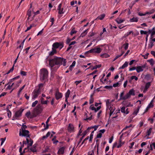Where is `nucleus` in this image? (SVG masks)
I'll use <instances>...</instances> for the list:
<instances>
[{
    "instance_id": "774afa93",
    "label": "nucleus",
    "mask_w": 155,
    "mask_h": 155,
    "mask_svg": "<svg viewBox=\"0 0 155 155\" xmlns=\"http://www.w3.org/2000/svg\"><path fill=\"white\" fill-rule=\"evenodd\" d=\"M88 155H94V151L92 150L91 152H88Z\"/></svg>"
},
{
    "instance_id": "39448f33",
    "label": "nucleus",
    "mask_w": 155,
    "mask_h": 155,
    "mask_svg": "<svg viewBox=\"0 0 155 155\" xmlns=\"http://www.w3.org/2000/svg\"><path fill=\"white\" fill-rule=\"evenodd\" d=\"M29 132L28 130H24L22 129L21 130L20 129L19 135L20 136L26 137L30 138V135L29 134Z\"/></svg>"
},
{
    "instance_id": "ddd939ff",
    "label": "nucleus",
    "mask_w": 155,
    "mask_h": 155,
    "mask_svg": "<svg viewBox=\"0 0 155 155\" xmlns=\"http://www.w3.org/2000/svg\"><path fill=\"white\" fill-rule=\"evenodd\" d=\"M145 67L144 65H143L141 66H138L136 67V71L137 73H139L143 71V68H144Z\"/></svg>"
},
{
    "instance_id": "a211bd4d",
    "label": "nucleus",
    "mask_w": 155,
    "mask_h": 155,
    "mask_svg": "<svg viewBox=\"0 0 155 155\" xmlns=\"http://www.w3.org/2000/svg\"><path fill=\"white\" fill-rule=\"evenodd\" d=\"M57 51L56 49H54L52 48V50L51 51L49 52V56H52L54 54H55L57 53Z\"/></svg>"
},
{
    "instance_id": "5701e85b",
    "label": "nucleus",
    "mask_w": 155,
    "mask_h": 155,
    "mask_svg": "<svg viewBox=\"0 0 155 155\" xmlns=\"http://www.w3.org/2000/svg\"><path fill=\"white\" fill-rule=\"evenodd\" d=\"M128 62L127 61H125L124 63L122 65L121 67H120L119 69H124V68L127 67L128 65Z\"/></svg>"
},
{
    "instance_id": "9b49d317",
    "label": "nucleus",
    "mask_w": 155,
    "mask_h": 155,
    "mask_svg": "<svg viewBox=\"0 0 155 155\" xmlns=\"http://www.w3.org/2000/svg\"><path fill=\"white\" fill-rule=\"evenodd\" d=\"M74 127L72 124H69L68 128V132H74Z\"/></svg>"
},
{
    "instance_id": "2eb2a0df",
    "label": "nucleus",
    "mask_w": 155,
    "mask_h": 155,
    "mask_svg": "<svg viewBox=\"0 0 155 155\" xmlns=\"http://www.w3.org/2000/svg\"><path fill=\"white\" fill-rule=\"evenodd\" d=\"M62 5V4L61 3L60 4L58 7V13L60 14H61L64 13V12H63V8H61V6Z\"/></svg>"
},
{
    "instance_id": "c85d7f7f",
    "label": "nucleus",
    "mask_w": 155,
    "mask_h": 155,
    "mask_svg": "<svg viewBox=\"0 0 155 155\" xmlns=\"http://www.w3.org/2000/svg\"><path fill=\"white\" fill-rule=\"evenodd\" d=\"M129 94L130 95H133L134 96L135 95V94L134 93V91L133 89H132L130 90L128 92Z\"/></svg>"
},
{
    "instance_id": "7c9ffc66",
    "label": "nucleus",
    "mask_w": 155,
    "mask_h": 155,
    "mask_svg": "<svg viewBox=\"0 0 155 155\" xmlns=\"http://www.w3.org/2000/svg\"><path fill=\"white\" fill-rule=\"evenodd\" d=\"M130 96V95L128 93L125 96L123 97L122 100H125L129 98Z\"/></svg>"
},
{
    "instance_id": "20e7f679",
    "label": "nucleus",
    "mask_w": 155,
    "mask_h": 155,
    "mask_svg": "<svg viewBox=\"0 0 155 155\" xmlns=\"http://www.w3.org/2000/svg\"><path fill=\"white\" fill-rule=\"evenodd\" d=\"M24 109H21L17 111L15 114L12 117V120H15L17 119V118L21 116L22 113L24 110Z\"/></svg>"
},
{
    "instance_id": "a878e982",
    "label": "nucleus",
    "mask_w": 155,
    "mask_h": 155,
    "mask_svg": "<svg viewBox=\"0 0 155 155\" xmlns=\"http://www.w3.org/2000/svg\"><path fill=\"white\" fill-rule=\"evenodd\" d=\"M147 62H149L152 66H153V65L154 64V62L153 59L152 58L147 60Z\"/></svg>"
},
{
    "instance_id": "3c124183",
    "label": "nucleus",
    "mask_w": 155,
    "mask_h": 155,
    "mask_svg": "<svg viewBox=\"0 0 155 155\" xmlns=\"http://www.w3.org/2000/svg\"><path fill=\"white\" fill-rule=\"evenodd\" d=\"M6 139V138L5 137L4 138H1L0 139V140L1 141V145L2 146L3 143L5 142V140Z\"/></svg>"
},
{
    "instance_id": "052dcab7",
    "label": "nucleus",
    "mask_w": 155,
    "mask_h": 155,
    "mask_svg": "<svg viewBox=\"0 0 155 155\" xmlns=\"http://www.w3.org/2000/svg\"><path fill=\"white\" fill-rule=\"evenodd\" d=\"M131 79L132 80L134 79L136 81H137L138 80V78L137 77H136L135 76H133L131 77Z\"/></svg>"
},
{
    "instance_id": "e2e57ef3",
    "label": "nucleus",
    "mask_w": 155,
    "mask_h": 155,
    "mask_svg": "<svg viewBox=\"0 0 155 155\" xmlns=\"http://www.w3.org/2000/svg\"><path fill=\"white\" fill-rule=\"evenodd\" d=\"M92 115H91V116L88 118H87L85 119H84V120H91L92 119Z\"/></svg>"
},
{
    "instance_id": "6e6552de",
    "label": "nucleus",
    "mask_w": 155,
    "mask_h": 155,
    "mask_svg": "<svg viewBox=\"0 0 155 155\" xmlns=\"http://www.w3.org/2000/svg\"><path fill=\"white\" fill-rule=\"evenodd\" d=\"M41 91L39 90L35 89L34 90L32 93L33 95L32 98L35 99L38 97V95L41 94Z\"/></svg>"
},
{
    "instance_id": "4c0bfd02",
    "label": "nucleus",
    "mask_w": 155,
    "mask_h": 155,
    "mask_svg": "<svg viewBox=\"0 0 155 155\" xmlns=\"http://www.w3.org/2000/svg\"><path fill=\"white\" fill-rule=\"evenodd\" d=\"M101 56L102 58H107L109 57L110 55L107 53H104L101 54Z\"/></svg>"
},
{
    "instance_id": "864d4df0",
    "label": "nucleus",
    "mask_w": 155,
    "mask_h": 155,
    "mask_svg": "<svg viewBox=\"0 0 155 155\" xmlns=\"http://www.w3.org/2000/svg\"><path fill=\"white\" fill-rule=\"evenodd\" d=\"M124 91L121 93V94H120V99H119L118 100V101H119L121 100H122L123 95H124Z\"/></svg>"
},
{
    "instance_id": "dca6fc26",
    "label": "nucleus",
    "mask_w": 155,
    "mask_h": 155,
    "mask_svg": "<svg viewBox=\"0 0 155 155\" xmlns=\"http://www.w3.org/2000/svg\"><path fill=\"white\" fill-rule=\"evenodd\" d=\"M65 148L64 147H61L58 150V154H63L64 153V150Z\"/></svg>"
},
{
    "instance_id": "de8ad7c7",
    "label": "nucleus",
    "mask_w": 155,
    "mask_h": 155,
    "mask_svg": "<svg viewBox=\"0 0 155 155\" xmlns=\"http://www.w3.org/2000/svg\"><path fill=\"white\" fill-rule=\"evenodd\" d=\"M44 86V84L43 83H41L39 84L38 85V90H39V91H41V87H43Z\"/></svg>"
},
{
    "instance_id": "423d86ee",
    "label": "nucleus",
    "mask_w": 155,
    "mask_h": 155,
    "mask_svg": "<svg viewBox=\"0 0 155 155\" xmlns=\"http://www.w3.org/2000/svg\"><path fill=\"white\" fill-rule=\"evenodd\" d=\"M102 51V49L100 48H96L95 47L89 50V51L86 52L85 53H100Z\"/></svg>"
},
{
    "instance_id": "e433bc0d",
    "label": "nucleus",
    "mask_w": 155,
    "mask_h": 155,
    "mask_svg": "<svg viewBox=\"0 0 155 155\" xmlns=\"http://www.w3.org/2000/svg\"><path fill=\"white\" fill-rule=\"evenodd\" d=\"M82 137L80 138L78 144H79L81 142L82 140V139L86 135L85 132H83V133L82 134Z\"/></svg>"
},
{
    "instance_id": "473e14b6",
    "label": "nucleus",
    "mask_w": 155,
    "mask_h": 155,
    "mask_svg": "<svg viewBox=\"0 0 155 155\" xmlns=\"http://www.w3.org/2000/svg\"><path fill=\"white\" fill-rule=\"evenodd\" d=\"M25 85H24V86H23L22 87H21L20 89H19V90L18 91V96L19 97V95L20 94L21 92V91L24 88L25 86Z\"/></svg>"
},
{
    "instance_id": "58836bf2",
    "label": "nucleus",
    "mask_w": 155,
    "mask_h": 155,
    "mask_svg": "<svg viewBox=\"0 0 155 155\" xmlns=\"http://www.w3.org/2000/svg\"><path fill=\"white\" fill-rule=\"evenodd\" d=\"M151 85V82H149L147 83L145 86V87L146 89H148L150 85Z\"/></svg>"
},
{
    "instance_id": "680f3d73",
    "label": "nucleus",
    "mask_w": 155,
    "mask_h": 155,
    "mask_svg": "<svg viewBox=\"0 0 155 155\" xmlns=\"http://www.w3.org/2000/svg\"><path fill=\"white\" fill-rule=\"evenodd\" d=\"M131 33H132L133 34H134V32L133 31H131L130 32H128L126 34V36H128L130 35Z\"/></svg>"
},
{
    "instance_id": "79ce46f5",
    "label": "nucleus",
    "mask_w": 155,
    "mask_h": 155,
    "mask_svg": "<svg viewBox=\"0 0 155 155\" xmlns=\"http://www.w3.org/2000/svg\"><path fill=\"white\" fill-rule=\"evenodd\" d=\"M14 69V65H13V66L12 68L9 71H8L7 73H6L4 75H5L6 74H8L11 72H12L13 71Z\"/></svg>"
},
{
    "instance_id": "0eeeda50",
    "label": "nucleus",
    "mask_w": 155,
    "mask_h": 155,
    "mask_svg": "<svg viewBox=\"0 0 155 155\" xmlns=\"http://www.w3.org/2000/svg\"><path fill=\"white\" fill-rule=\"evenodd\" d=\"M63 44L62 43H58V42H56L53 43L52 45V48L54 49L58 48H59L60 47V49H61L63 47Z\"/></svg>"
},
{
    "instance_id": "cd10ccee",
    "label": "nucleus",
    "mask_w": 155,
    "mask_h": 155,
    "mask_svg": "<svg viewBox=\"0 0 155 155\" xmlns=\"http://www.w3.org/2000/svg\"><path fill=\"white\" fill-rule=\"evenodd\" d=\"M139 109L140 107L139 106H138L137 109L134 110V112L133 113V114L134 115H137L139 112Z\"/></svg>"
},
{
    "instance_id": "f257e3e1",
    "label": "nucleus",
    "mask_w": 155,
    "mask_h": 155,
    "mask_svg": "<svg viewBox=\"0 0 155 155\" xmlns=\"http://www.w3.org/2000/svg\"><path fill=\"white\" fill-rule=\"evenodd\" d=\"M66 59L63 58L55 57L53 59L49 60V65L52 71H56L62 64L66 65Z\"/></svg>"
},
{
    "instance_id": "393cba45",
    "label": "nucleus",
    "mask_w": 155,
    "mask_h": 155,
    "mask_svg": "<svg viewBox=\"0 0 155 155\" xmlns=\"http://www.w3.org/2000/svg\"><path fill=\"white\" fill-rule=\"evenodd\" d=\"M152 130V128L150 127L149 129L147 130L146 133V136H149L151 132V131Z\"/></svg>"
},
{
    "instance_id": "13d9d810",
    "label": "nucleus",
    "mask_w": 155,
    "mask_h": 155,
    "mask_svg": "<svg viewBox=\"0 0 155 155\" xmlns=\"http://www.w3.org/2000/svg\"><path fill=\"white\" fill-rule=\"evenodd\" d=\"M91 129V127H89L87 128V129L86 130L84 131L83 132H85L86 134V135L89 132V130Z\"/></svg>"
},
{
    "instance_id": "ea45409f",
    "label": "nucleus",
    "mask_w": 155,
    "mask_h": 155,
    "mask_svg": "<svg viewBox=\"0 0 155 155\" xmlns=\"http://www.w3.org/2000/svg\"><path fill=\"white\" fill-rule=\"evenodd\" d=\"M155 11V10L154 9H152L149 12H147L146 13V14H151L153 13Z\"/></svg>"
},
{
    "instance_id": "c756f323",
    "label": "nucleus",
    "mask_w": 155,
    "mask_h": 155,
    "mask_svg": "<svg viewBox=\"0 0 155 155\" xmlns=\"http://www.w3.org/2000/svg\"><path fill=\"white\" fill-rule=\"evenodd\" d=\"M21 80H20L18 81H17L16 82H15V88H16L18 87L19 86V84L21 83Z\"/></svg>"
},
{
    "instance_id": "c03bdc74",
    "label": "nucleus",
    "mask_w": 155,
    "mask_h": 155,
    "mask_svg": "<svg viewBox=\"0 0 155 155\" xmlns=\"http://www.w3.org/2000/svg\"><path fill=\"white\" fill-rule=\"evenodd\" d=\"M70 93V91L69 90H68L65 94V97L68 98L69 97Z\"/></svg>"
},
{
    "instance_id": "1a4fd4ad",
    "label": "nucleus",
    "mask_w": 155,
    "mask_h": 155,
    "mask_svg": "<svg viewBox=\"0 0 155 155\" xmlns=\"http://www.w3.org/2000/svg\"><path fill=\"white\" fill-rule=\"evenodd\" d=\"M26 117L30 119H32L36 117V115L34 114L33 112L32 113V114H31V113L30 111L27 112L25 114Z\"/></svg>"
},
{
    "instance_id": "aec40b11",
    "label": "nucleus",
    "mask_w": 155,
    "mask_h": 155,
    "mask_svg": "<svg viewBox=\"0 0 155 155\" xmlns=\"http://www.w3.org/2000/svg\"><path fill=\"white\" fill-rule=\"evenodd\" d=\"M19 78H20V76H17L15 77V78H12V79H11L9 80V81L8 82V84H10L12 82H13L15 80L17 79H18Z\"/></svg>"
},
{
    "instance_id": "2f4dec72",
    "label": "nucleus",
    "mask_w": 155,
    "mask_h": 155,
    "mask_svg": "<svg viewBox=\"0 0 155 155\" xmlns=\"http://www.w3.org/2000/svg\"><path fill=\"white\" fill-rule=\"evenodd\" d=\"M51 134V132H48L46 135L45 136H44L42 137V139L44 140V139H46Z\"/></svg>"
},
{
    "instance_id": "f3484780",
    "label": "nucleus",
    "mask_w": 155,
    "mask_h": 155,
    "mask_svg": "<svg viewBox=\"0 0 155 155\" xmlns=\"http://www.w3.org/2000/svg\"><path fill=\"white\" fill-rule=\"evenodd\" d=\"M51 117V116H50L47 119V120L46 122V127L44 129H42V130L43 131L45 130L48 129V128L49 125H48V123Z\"/></svg>"
},
{
    "instance_id": "49530a36",
    "label": "nucleus",
    "mask_w": 155,
    "mask_h": 155,
    "mask_svg": "<svg viewBox=\"0 0 155 155\" xmlns=\"http://www.w3.org/2000/svg\"><path fill=\"white\" fill-rule=\"evenodd\" d=\"M82 126L81 127V128L80 129L79 131L78 132V134H77V138H78L80 135H82V134H81V133H82V130H81V129H82Z\"/></svg>"
},
{
    "instance_id": "a18cd8bd",
    "label": "nucleus",
    "mask_w": 155,
    "mask_h": 155,
    "mask_svg": "<svg viewBox=\"0 0 155 155\" xmlns=\"http://www.w3.org/2000/svg\"><path fill=\"white\" fill-rule=\"evenodd\" d=\"M20 74L22 76H25L27 75V72L24 71H21Z\"/></svg>"
},
{
    "instance_id": "8fccbe9b",
    "label": "nucleus",
    "mask_w": 155,
    "mask_h": 155,
    "mask_svg": "<svg viewBox=\"0 0 155 155\" xmlns=\"http://www.w3.org/2000/svg\"><path fill=\"white\" fill-rule=\"evenodd\" d=\"M119 144L117 146V148H119L120 147H121V146L122 145L124 144V142H120L119 141Z\"/></svg>"
},
{
    "instance_id": "4be33fe9",
    "label": "nucleus",
    "mask_w": 155,
    "mask_h": 155,
    "mask_svg": "<svg viewBox=\"0 0 155 155\" xmlns=\"http://www.w3.org/2000/svg\"><path fill=\"white\" fill-rule=\"evenodd\" d=\"M110 110V117L113 113L115 110V108L114 107H110L109 108Z\"/></svg>"
},
{
    "instance_id": "37998d69",
    "label": "nucleus",
    "mask_w": 155,
    "mask_h": 155,
    "mask_svg": "<svg viewBox=\"0 0 155 155\" xmlns=\"http://www.w3.org/2000/svg\"><path fill=\"white\" fill-rule=\"evenodd\" d=\"M31 10L30 9H28L27 11V14L28 16V17L27 19L28 20L29 19V18L31 16Z\"/></svg>"
},
{
    "instance_id": "a19ab883",
    "label": "nucleus",
    "mask_w": 155,
    "mask_h": 155,
    "mask_svg": "<svg viewBox=\"0 0 155 155\" xmlns=\"http://www.w3.org/2000/svg\"><path fill=\"white\" fill-rule=\"evenodd\" d=\"M111 103L109 102V100L107 99L106 101V105L107 107L108 108L110 106Z\"/></svg>"
},
{
    "instance_id": "6ab92c4d",
    "label": "nucleus",
    "mask_w": 155,
    "mask_h": 155,
    "mask_svg": "<svg viewBox=\"0 0 155 155\" xmlns=\"http://www.w3.org/2000/svg\"><path fill=\"white\" fill-rule=\"evenodd\" d=\"M30 142L27 143V147L25 148H27V149L28 150V149H29L30 147V146H31L33 143V140L32 139H30Z\"/></svg>"
},
{
    "instance_id": "c9c22d12",
    "label": "nucleus",
    "mask_w": 155,
    "mask_h": 155,
    "mask_svg": "<svg viewBox=\"0 0 155 155\" xmlns=\"http://www.w3.org/2000/svg\"><path fill=\"white\" fill-rule=\"evenodd\" d=\"M138 18H134L133 17L132 18L130 19V21L133 22H137L138 21Z\"/></svg>"
},
{
    "instance_id": "f8f14e48",
    "label": "nucleus",
    "mask_w": 155,
    "mask_h": 155,
    "mask_svg": "<svg viewBox=\"0 0 155 155\" xmlns=\"http://www.w3.org/2000/svg\"><path fill=\"white\" fill-rule=\"evenodd\" d=\"M36 145L35 144L32 147L30 148L29 149H28V151L29 152H32L33 153L37 152V150L36 149Z\"/></svg>"
},
{
    "instance_id": "09e8293b",
    "label": "nucleus",
    "mask_w": 155,
    "mask_h": 155,
    "mask_svg": "<svg viewBox=\"0 0 155 155\" xmlns=\"http://www.w3.org/2000/svg\"><path fill=\"white\" fill-rule=\"evenodd\" d=\"M38 101H35L34 102H33L31 106L32 107H35L36 105L38 103Z\"/></svg>"
},
{
    "instance_id": "412c9836",
    "label": "nucleus",
    "mask_w": 155,
    "mask_h": 155,
    "mask_svg": "<svg viewBox=\"0 0 155 155\" xmlns=\"http://www.w3.org/2000/svg\"><path fill=\"white\" fill-rule=\"evenodd\" d=\"M105 14H102L99 16L94 20H96L97 19H100L101 20H103L105 16Z\"/></svg>"
},
{
    "instance_id": "0e129e2a",
    "label": "nucleus",
    "mask_w": 155,
    "mask_h": 155,
    "mask_svg": "<svg viewBox=\"0 0 155 155\" xmlns=\"http://www.w3.org/2000/svg\"><path fill=\"white\" fill-rule=\"evenodd\" d=\"M102 112V111L101 110L98 113L97 115V118H99L100 117V116L101 115Z\"/></svg>"
},
{
    "instance_id": "5fc2aeb1",
    "label": "nucleus",
    "mask_w": 155,
    "mask_h": 155,
    "mask_svg": "<svg viewBox=\"0 0 155 155\" xmlns=\"http://www.w3.org/2000/svg\"><path fill=\"white\" fill-rule=\"evenodd\" d=\"M27 150V148H25L24 149L23 151L22 152H21L20 153V155H23V154L25 153V152H26L28 151H26V150Z\"/></svg>"
},
{
    "instance_id": "b1692460",
    "label": "nucleus",
    "mask_w": 155,
    "mask_h": 155,
    "mask_svg": "<svg viewBox=\"0 0 155 155\" xmlns=\"http://www.w3.org/2000/svg\"><path fill=\"white\" fill-rule=\"evenodd\" d=\"M88 29H87L86 30H85L84 32H83L81 35H80L81 37H83L87 34V33L88 32Z\"/></svg>"
},
{
    "instance_id": "4468645a",
    "label": "nucleus",
    "mask_w": 155,
    "mask_h": 155,
    "mask_svg": "<svg viewBox=\"0 0 155 155\" xmlns=\"http://www.w3.org/2000/svg\"><path fill=\"white\" fill-rule=\"evenodd\" d=\"M90 107V108L92 110H94L95 112H96L97 111L99 110L101 108V106H98L97 108H95L94 106L92 107L91 106Z\"/></svg>"
},
{
    "instance_id": "7ed1b4c3",
    "label": "nucleus",
    "mask_w": 155,
    "mask_h": 155,
    "mask_svg": "<svg viewBox=\"0 0 155 155\" xmlns=\"http://www.w3.org/2000/svg\"><path fill=\"white\" fill-rule=\"evenodd\" d=\"M42 110V106L41 104H38L34 109L33 113L36 115V116L40 114Z\"/></svg>"
},
{
    "instance_id": "9d476101",
    "label": "nucleus",
    "mask_w": 155,
    "mask_h": 155,
    "mask_svg": "<svg viewBox=\"0 0 155 155\" xmlns=\"http://www.w3.org/2000/svg\"><path fill=\"white\" fill-rule=\"evenodd\" d=\"M62 93L59 92L58 89L55 94V98L57 100H58L62 97Z\"/></svg>"
},
{
    "instance_id": "f704fd0d",
    "label": "nucleus",
    "mask_w": 155,
    "mask_h": 155,
    "mask_svg": "<svg viewBox=\"0 0 155 155\" xmlns=\"http://www.w3.org/2000/svg\"><path fill=\"white\" fill-rule=\"evenodd\" d=\"M129 44L127 43H125L122 46V47H123V46H124V49L125 50H127Z\"/></svg>"
},
{
    "instance_id": "f03ea898",
    "label": "nucleus",
    "mask_w": 155,
    "mask_h": 155,
    "mask_svg": "<svg viewBox=\"0 0 155 155\" xmlns=\"http://www.w3.org/2000/svg\"><path fill=\"white\" fill-rule=\"evenodd\" d=\"M48 75V72L47 70L43 68L40 70V79L41 81H43L47 79Z\"/></svg>"
},
{
    "instance_id": "bf43d9fd",
    "label": "nucleus",
    "mask_w": 155,
    "mask_h": 155,
    "mask_svg": "<svg viewBox=\"0 0 155 155\" xmlns=\"http://www.w3.org/2000/svg\"><path fill=\"white\" fill-rule=\"evenodd\" d=\"M98 125H95L94 126L91 127V129L94 128V130H96L98 127Z\"/></svg>"
},
{
    "instance_id": "72a5a7b5",
    "label": "nucleus",
    "mask_w": 155,
    "mask_h": 155,
    "mask_svg": "<svg viewBox=\"0 0 155 155\" xmlns=\"http://www.w3.org/2000/svg\"><path fill=\"white\" fill-rule=\"evenodd\" d=\"M75 28H73L70 33V34L72 35L74 34H76L77 32V31L75 30Z\"/></svg>"
},
{
    "instance_id": "bb28decb",
    "label": "nucleus",
    "mask_w": 155,
    "mask_h": 155,
    "mask_svg": "<svg viewBox=\"0 0 155 155\" xmlns=\"http://www.w3.org/2000/svg\"><path fill=\"white\" fill-rule=\"evenodd\" d=\"M115 21L118 24H120L123 22L124 21V20L122 19H120L119 18H117L115 20Z\"/></svg>"
},
{
    "instance_id": "6e6d98bb",
    "label": "nucleus",
    "mask_w": 155,
    "mask_h": 155,
    "mask_svg": "<svg viewBox=\"0 0 155 155\" xmlns=\"http://www.w3.org/2000/svg\"><path fill=\"white\" fill-rule=\"evenodd\" d=\"M125 107H123L122 108H121V112L125 113Z\"/></svg>"
},
{
    "instance_id": "603ef678",
    "label": "nucleus",
    "mask_w": 155,
    "mask_h": 155,
    "mask_svg": "<svg viewBox=\"0 0 155 155\" xmlns=\"http://www.w3.org/2000/svg\"><path fill=\"white\" fill-rule=\"evenodd\" d=\"M140 33L142 35L143 34H144V35H147V34L148 33V32L146 31H144L143 30H141L140 31Z\"/></svg>"
},
{
    "instance_id": "4d7b16f0",
    "label": "nucleus",
    "mask_w": 155,
    "mask_h": 155,
    "mask_svg": "<svg viewBox=\"0 0 155 155\" xmlns=\"http://www.w3.org/2000/svg\"><path fill=\"white\" fill-rule=\"evenodd\" d=\"M153 45V42L152 41H151L150 42V44H149L148 48H151Z\"/></svg>"
},
{
    "instance_id": "69168bd1",
    "label": "nucleus",
    "mask_w": 155,
    "mask_h": 155,
    "mask_svg": "<svg viewBox=\"0 0 155 155\" xmlns=\"http://www.w3.org/2000/svg\"><path fill=\"white\" fill-rule=\"evenodd\" d=\"M102 135V134L101 133H99L97 135V136H96V138H100L101 137Z\"/></svg>"
},
{
    "instance_id": "338daca9",
    "label": "nucleus",
    "mask_w": 155,
    "mask_h": 155,
    "mask_svg": "<svg viewBox=\"0 0 155 155\" xmlns=\"http://www.w3.org/2000/svg\"><path fill=\"white\" fill-rule=\"evenodd\" d=\"M155 35V32L154 31H152L151 35H150V37L151 38H152L153 37V36L154 35Z\"/></svg>"
}]
</instances>
